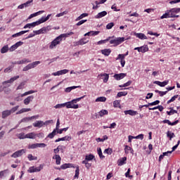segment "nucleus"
I'll list each match as a JSON object with an SVG mask.
<instances>
[{"instance_id": "f257e3e1", "label": "nucleus", "mask_w": 180, "mask_h": 180, "mask_svg": "<svg viewBox=\"0 0 180 180\" xmlns=\"http://www.w3.org/2000/svg\"><path fill=\"white\" fill-rule=\"evenodd\" d=\"M51 14L48 15L46 17H41L39 20L28 23L24 26V29H32V27H36V26H39V25H41V23H44V22H47L50 19Z\"/></svg>"}, {"instance_id": "f03ea898", "label": "nucleus", "mask_w": 180, "mask_h": 180, "mask_svg": "<svg viewBox=\"0 0 180 180\" xmlns=\"http://www.w3.org/2000/svg\"><path fill=\"white\" fill-rule=\"evenodd\" d=\"M85 96H83L82 97L75 98L72 100L71 101L65 103V106H66L67 109H78L79 108V105L75 104L77 102H79L81 99H84Z\"/></svg>"}, {"instance_id": "7ed1b4c3", "label": "nucleus", "mask_w": 180, "mask_h": 180, "mask_svg": "<svg viewBox=\"0 0 180 180\" xmlns=\"http://www.w3.org/2000/svg\"><path fill=\"white\" fill-rule=\"evenodd\" d=\"M180 8H174L170 10H167L165 14H163L160 19H168L169 18H172V13H179Z\"/></svg>"}, {"instance_id": "20e7f679", "label": "nucleus", "mask_w": 180, "mask_h": 180, "mask_svg": "<svg viewBox=\"0 0 180 180\" xmlns=\"http://www.w3.org/2000/svg\"><path fill=\"white\" fill-rule=\"evenodd\" d=\"M41 62L40 61H35L32 62V63L28 64L27 66L24 67L22 71L26 72L29 71V70H32L33 68H36L39 64H41Z\"/></svg>"}, {"instance_id": "39448f33", "label": "nucleus", "mask_w": 180, "mask_h": 180, "mask_svg": "<svg viewBox=\"0 0 180 180\" xmlns=\"http://www.w3.org/2000/svg\"><path fill=\"white\" fill-rule=\"evenodd\" d=\"M124 40V37H117L114 39H111L110 41V44H114V47H116L117 46H119V44H122Z\"/></svg>"}, {"instance_id": "423d86ee", "label": "nucleus", "mask_w": 180, "mask_h": 180, "mask_svg": "<svg viewBox=\"0 0 180 180\" xmlns=\"http://www.w3.org/2000/svg\"><path fill=\"white\" fill-rule=\"evenodd\" d=\"M16 79H19V76H15L13 77H11L10 79L3 82V86L4 88H9V86H11V84H12L13 82H15V81H16Z\"/></svg>"}, {"instance_id": "0eeeda50", "label": "nucleus", "mask_w": 180, "mask_h": 180, "mask_svg": "<svg viewBox=\"0 0 180 180\" xmlns=\"http://www.w3.org/2000/svg\"><path fill=\"white\" fill-rule=\"evenodd\" d=\"M61 43L60 39H59L58 37H57L55 39H53L50 45H49V49L51 50H53V49H56V47H57V46H58V44H60Z\"/></svg>"}, {"instance_id": "6e6552de", "label": "nucleus", "mask_w": 180, "mask_h": 180, "mask_svg": "<svg viewBox=\"0 0 180 180\" xmlns=\"http://www.w3.org/2000/svg\"><path fill=\"white\" fill-rule=\"evenodd\" d=\"M41 169H43V165H40L38 167L32 166L29 168L27 172H30V174H33V172H40Z\"/></svg>"}, {"instance_id": "1a4fd4ad", "label": "nucleus", "mask_w": 180, "mask_h": 180, "mask_svg": "<svg viewBox=\"0 0 180 180\" xmlns=\"http://www.w3.org/2000/svg\"><path fill=\"white\" fill-rule=\"evenodd\" d=\"M47 147L46 143H34L28 146V148L34 149V148H44Z\"/></svg>"}, {"instance_id": "9d476101", "label": "nucleus", "mask_w": 180, "mask_h": 180, "mask_svg": "<svg viewBox=\"0 0 180 180\" xmlns=\"http://www.w3.org/2000/svg\"><path fill=\"white\" fill-rule=\"evenodd\" d=\"M50 30V27H44L41 28L39 30L34 31V33L35 34H44L45 33H48V32Z\"/></svg>"}, {"instance_id": "9b49d317", "label": "nucleus", "mask_w": 180, "mask_h": 180, "mask_svg": "<svg viewBox=\"0 0 180 180\" xmlns=\"http://www.w3.org/2000/svg\"><path fill=\"white\" fill-rule=\"evenodd\" d=\"M25 153H26V150L21 149L20 150L15 152L13 154H12L11 158H18V157H22V155H23V154H25Z\"/></svg>"}, {"instance_id": "f8f14e48", "label": "nucleus", "mask_w": 180, "mask_h": 180, "mask_svg": "<svg viewBox=\"0 0 180 180\" xmlns=\"http://www.w3.org/2000/svg\"><path fill=\"white\" fill-rule=\"evenodd\" d=\"M106 115H109V112L107 110H101L98 113H96L95 116L96 119H99V116L100 117H103Z\"/></svg>"}, {"instance_id": "ddd939ff", "label": "nucleus", "mask_w": 180, "mask_h": 180, "mask_svg": "<svg viewBox=\"0 0 180 180\" xmlns=\"http://www.w3.org/2000/svg\"><path fill=\"white\" fill-rule=\"evenodd\" d=\"M70 70H67V69H64L62 70H59L56 72H53L52 75H53L54 77H57V76H60V75H64V74H67L69 72Z\"/></svg>"}, {"instance_id": "4468645a", "label": "nucleus", "mask_w": 180, "mask_h": 180, "mask_svg": "<svg viewBox=\"0 0 180 180\" xmlns=\"http://www.w3.org/2000/svg\"><path fill=\"white\" fill-rule=\"evenodd\" d=\"M23 44V42L22 41H18L16 42L14 45L11 46V48L9 49V51H15L18 47H20Z\"/></svg>"}, {"instance_id": "2eb2a0df", "label": "nucleus", "mask_w": 180, "mask_h": 180, "mask_svg": "<svg viewBox=\"0 0 180 180\" xmlns=\"http://www.w3.org/2000/svg\"><path fill=\"white\" fill-rule=\"evenodd\" d=\"M113 77L117 81H120V79H123L126 77V73L115 74Z\"/></svg>"}, {"instance_id": "dca6fc26", "label": "nucleus", "mask_w": 180, "mask_h": 180, "mask_svg": "<svg viewBox=\"0 0 180 180\" xmlns=\"http://www.w3.org/2000/svg\"><path fill=\"white\" fill-rule=\"evenodd\" d=\"M168 82H169V80H165L163 82H161L160 81H155L153 84H155L156 85H158L159 86L164 87L166 85H168Z\"/></svg>"}, {"instance_id": "f3484780", "label": "nucleus", "mask_w": 180, "mask_h": 180, "mask_svg": "<svg viewBox=\"0 0 180 180\" xmlns=\"http://www.w3.org/2000/svg\"><path fill=\"white\" fill-rule=\"evenodd\" d=\"M126 161H127V158L124 157L118 160L117 161V165L119 167H122V165H124L126 164Z\"/></svg>"}, {"instance_id": "a211bd4d", "label": "nucleus", "mask_w": 180, "mask_h": 180, "mask_svg": "<svg viewBox=\"0 0 180 180\" xmlns=\"http://www.w3.org/2000/svg\"><path fill=\"white\" fill-rule=\"evenodd\" d=\"M33 99H34V96H30L27 97L23 101L24 105H29V103H30V102H32L33 101Z\"/></svg>"}, {"instance_id": "6ab92c4d", "label": "nucleus", "mask_w": 180, "mask_h": 180, "mask_svg": "<svg viewBox=\"0 0 180 180\" xmlns=\"http://www.w3.org/2000/svg\"><path fill=\"white\" fill-rule=\"evenodd\" d=\"M32 125L34 126V127H43V126H44V122L41 120H38L36 122L33 123Z\"/></svg>"}, {"instance_id": "aec40b11", "label": "nucleus", "mask_w": 180, "mask_h": 180, "mask_svg": "<svg viewBox=\"0 0 180 180\" xmlns=\"http://www.w3.org/2000/svg\"><path fill=\"white\" fill-rule=\"evenodd\" d=\"M124 115H129V116H136L137 115V111L133 110H128L124 111Z\"/></svg>"}, {"instance_id": "412c9836", "label": "nucleus", "mask_w": 180, "mask_h": 180, "mask_svg": "<svg viewBox=\"0 0 180 180\" xmlns=\"http://www.w3.org/2000/svg\"><path fill=\"white\" fill-rule=\"evenodd\" d=\"M136 37H138V39H140L141 40H147V36L143 33H135L134 34Z\"/></svg>"}, {"instance_id": "4be33fe9", "label": "nucleus", "mask_w": 180, "mask_h": 180, "mask_svg": "<svg viewBox=\"0 0 180 180\" xmlns=\"http://www.w3.org/2000/svg\"><path fill=\"white\" fill-rule=\"evenodd\" d=\"M108 15V12L106 11H102L98 13L96 16L95 18L96 19H101V18H103L104 16H106Z\"/></svg>"}, {"instance_id": "5701e85b", "label": "nucleus", "mask_w": 180, "mask_h": 180, "mask_svg": "<svg viewBox=\"0 0 180 180\" xmlns=\"http://www.w3.org/2000/svg\"><path fill=\"white\" fill-rule=\"evenodd\" d=\"M53 160H56V165H60L61 164V157H60V155H55L53 157Z\"/></svg>"}, {"instance_id": "b1692460", "label": "nucleus", "mask_w": 180, "mask_h": 180, "mask_svg": "<svg viewBox=\"0 0 180 180\" xmlns=\"http://www.w3.org/2000/svg\"><path fill=\"white\" fill-rule=\"evenodd\" d=\"M179 122V120H176L174 122H171L169 120H165L162 121V123H167V124H169V126H175V124H178Z\"/></svg>"}, {"instance_id": "393cba45", "label": "nucleus", "mask_w": 180, "mask_h": 180, "mask_svg": "<svg viewBox=\"0 0 180 180\" xmlns=\"http://www.w3.org/2000/svg\"><path fill=\"white\" fill-rule=\"evenodd\" d=\"M71 140V137L66 136L63 138H59L55 141V143H58V141H70Z\"/></svg>"}, {"instance_id": "a878e982", "label": "nucleus", "mask_w": 180, "mask_h": 180, "mask_svg": "<svg viewBox=\"0 0 180 180\" xmlns=\"http://www.w3.org/2000/svg\"><path fill=\"white\" fill-rule=\"evenodd\" d=\"M11 115H12L11 113V111L9 110H6L2 112V119H6V117H8V116H11Z\"/></svg>"}, {"instance_id": "bb28decb", "label": "nucleus", "mask_w": 180, "mask_h": 180, "mask_svg": "<svg viewBox=\"0 0 180 180\" xmlns=\"http://www.w3.org/2000/svg\"><path fill=\"white\" fill-rule=\"evenodd\" d=\"M101 77H102V79H103V82L106 83L108 81H109V75L104 73V74H101Z\"/></svg>"}, {"instance_id": "cd10ccee", "label": "nucleus", "mask_w": 180, "mask_h": 180, "mask_svg": "<svg viewBox=\"0 0 180 180\" xmlns=\"http://www.w3.org/2000/svg\"><path fill=\"white\" fill-rule=\"evenodd\" d=\"M32 109L30 108H22L16 112V115H22V113H26V112H30Z\"/></svg>"}, {"instance_id": "c85d7f7f", "label": "nucleus", "mask_w": 180, "mask_h": 180, "mask_svg": "<svg viewBox=\"0 0 180 180\" xmlns=\"http://www.w3.org/2000/svg\"><path fill=\"white\" fill-rule=\"evenodd\" d=\"M148 51V46L144 45L140 47L139 53H147Z\"/></svg>"}, {"instance_id": "c756f323", "label": "nucleus", "mask_w": 180, "mask_h": 180, "mask_svg": "<svg viewBox=\"0 0 180 180\" xmlns=\"http://www.w3.org/2000/svg\"><path fill=\"white\" fill-rule=\"evenodd\" d=\"M77 88H81V86H70V87H67L65 89V92H70L72 91V89H77Z\"/></svg>"}, {"instance_id": "7c9ffc66", "label": "nucleus", "mask_w": 180, "mask_h": 180, "mask_svg": "<svg viewBox=\"0 0 180 180\" xmlns=\"http://www.w3.org/2000/svg\"><path fill=\"white\" fill-rule=\"evenodd\" d=\"M36 136H37L36 133L34 132H31L26 134L27 139H36Z\"/></svg>"}, {"instance_id": "2f4dec72", "label": "nucleus", "mask_w": 180, "mask_h": 180, "mask_svg": "<svg viewBox=\"0 0 180 180\" xmlns=\"http://www.w3.org/2000/svg\"><path fill=\"white\" fill-rule=\"evenodd\" d=\"M44 11H39L37 13L31 14L29 17L28 19H32V18H36L38 15H40V13H44Z\"/></svg>"}, {"instance_id": "473e14b6", "label": "nucleus", "mask_w": 180, "mask_h": 180, "mask_svg": "<svg viewBox=\"0 0 180 180\" xmlns=\"http://www.w3.org/2000/svg\"><path fill=\"white\" fill-rule=\"evenodd\" d=\"M76 170H75V174L74 176V179L79 178V166H76L75 167Z\"/></svg>"}, {"instance_id": "72a5a7b5", "label": "nucleus", "mask_w": 180, "mask_h": 180, "mask_svg": "<svg viewBox=\"0 0 180 180\" xmlns=\"http://www.w3.org/2000/svg\"><path fill=\"white\" fill-rule=\"evenodd\" d=\"M27 32H29V30L21 31L20 32L13 34L12 37H19V36H22V34H25V33H27Z\"/></svg>"}, {"instance_id": "f704fd0d", "label": "nucleus", "mask_w": 180, "mask_h": 180, "mask_svg": "<svg viewBox=\"0 0 180 180\" xmlns=\"http://www.w3.org/2000/svg\"><path fill=\"white\" fill-rule=\"evenodd\" d=\"M126 56H129V51H127L124 54H119L116 60H124Z\"/></svg>"}, {"instance_id": "c9c22d12", "label": "nucleus", "mask_w": 180, "mask_h": 180, "mask_svg": "<svg viewBox=\"0 0 180 180\" xmlns=\"http://www.w3.org/2000/svg\"><path fill=\"white\" fill-rule=\"evenodd\" d=\"M36 92H37V91H33V90L28 91L21 94V98H23V96H27V95H32V94H34Z\"/></svg>"}, {"instance_id": "e433bc0d", "label": "nucleus", "mask_w": 180, "mask_h": 180, "mask_svg": "<svg viewBox=\"0 0 180 180\" xmlns=\"http://www.w3.org/2000/svg\"><path fill=\"white\" fill-rule=\"evenodd\" d=\"M111 52H112V51L109 49L101 50L102 54H103V56H109Z\"/></svg>"}, {"instance_id": "4c0bfd02", "label": "nucleus", "mask_w": 180, "mask_h": 180, "mask_svg": "<svg viewBox=\"0 0 180 180\" xmlns=\"http://www.w3.org/2000/svg\"><path fill=\"white\" fill-rule=\"evenodd\" d=\"M27 63H31V60L27 58H23L21 60H18V65H20V64H27Z\"/></svg>"}, {"instance_id": "58836bf2", "label": "nucleus", "mask_w": 180, "mask_h": 180, "mask_svg": "<svg viewBox=\"0 0 180 180\" xmlns=\"http://www.w3.org/2000/svg\"><path fill=\"white\" fill-rule=\"evenodd\" d=\"M18 139L20 140H25V139H27L26 134L25 133L22 132L17 135Z\"/></svg>"}, {"instance_id": "ea45409f", "label": "nucleus", "mask_w": 180, "mask_h": 180, "mask_svg": "<svg viewBox=\"0 0 180 180\" xmlns=\"http://www.w3.org/2000/svg\"><path fill=\"white\" fill-rule=\"evenodd\" d=\"M56 134H57V131L56 129H53V131L47 136V138L54 139V136H56Z\"/></svg>"}, {"instance_id": "a19ab883", "label": "nucleus", "mask_w": 180, "mask_h": 180, "mask_svg": "<svg viewBox=\"0 0 180 180\" xmlns=\"http://www.w3.org/2000/svg\"><path fill=\"white\" fill-rule=\"evenodd\" d=\"M8 50H9V48L8 47V45H6L1 48V54H5V53H8Z\"/></svg>"}, {"instance_id": "79ce46f5", "label": "nucleus", "mask_w": 180, "mask_h": 180, "mask_svg": "<svg viewBox=\"0 0 180 180\" xmlns=\"http://www.w3.org/2000/svg\"><path fill=\"white\" fill-rule=\"evenodd\" d=\"M88 16V13H84L81 14L79 17L76 18V22H78V20H81V19H84V18H86Z\"/></svg>"}, {"instance_id": "37998d69", "label": "nucleus", "mask_w": 180, "mask_h": 180, "mask_svg": "<svg viewBox=\"0 0 180 180\" xmlns=\"http://www.w3.org/2000/svg\"><path fill=\"white\" fill-rule=\"evenodd\" d=\"M167 137H169V140H172V139H174V137H175V134H174L173 132H171L170 131H168L167 132Z\"/></svg>"}, {"instance_id": "c03bdc74", "label": "nucleus", "mask_w": 180, "mask_h": 180, "mask_svg": "<svg viewBox=\"0 0 180 180\" xmlns=\"http://www.w3.org/2000/svg\"><path fill=\"white\" fill-rule=\"evenodd\" d=\"M95 158V156L92 154H89V155H86L85 156V159L87 160V161H92V160H94Z\"/></svg>"}, {"instance_id": "a18cd8bd", "label": "nucleus", "mask_w": 180, "mask_h": 180, "mask_svg": "<svg viewBox=\"0 0 180 180\" xmlns=\"http://www.w3.org/2000/svg\"><path fill=\"white\" fill-rule=\"evenodd\" d=\"M88 40H86V38H83L79 40V43L80 44V46H84V44H86V43H88Z\"/></svg>"}, {"instance_id": "49530a36", "label": "nucleus", "mask_w": 180, "mask_h": 180, "mask_svg": "<svg viewBox=\"0 0 180 180\" xmlns=\"http://www.w3.org/2000/svg\"><path fill=\"white\" fill-rule=\"evenodd\" d=\"M58 37L59 38V40H60V41H63V39H67V37H68V34L65 33V34H61Z\"/></svg>"}, {"instance_id": "de8ad7c7", "label": "nucleus", "mask_w": 180, "mask_h": 180, "mask_svg": "<svg viewBox=\"0 0 180 180\" xmlns=\"http://www.w3.org/2000/svg\"><path fill=\"white\" fill-rule=\"evenodd\" d=\"M126 95H127V91H120L117 93V96L122 98V96H126Z\"/></svg>"}, {"instance_id": "09e8293b", "label": "nucleus", "mask_w": 180, "mask_h": 180, "mask_svg": "<svg viewBox=\"0 0 180 180\" xmlns=\"http://www.w3.org/2000/svg\"><path fill=\"white\" fill-rule=\"evenodd\" d=\"M96 102H106V97H104V96L98 97L96 99Z\"/></svg>"}, {"instance_id": "8fccbe9b", "label": "nucleus", "mask_w": 180, "mask_h": 180, "mask_svg": "<svg viewBox=\"0 0 180 180\" xmlns=\"http://www.w3.org/2000/svg\"><path fill=\"white\" fill-rule=\"evenodd\" d=\"M97 151L101 160H103V158H105V156L102 153V149H101V148H98L97 149Z\"/></svg>"}, {"instance_id": "3c124183", "label": "nucleus", "mask_w": 180, "mask_h": 180, "mask_svg": "<svg viewBox=\"0 0 180 180\" xmlns=\"http://www.w3.org/2000/svg\"><path fill=\"white\" fill-rule=\"evenodd\" d=\"M27 158L29 161H36V160H37V157H34L32 154H29Z\"/></svg>"}, {"instance_id": "603ef678", "label": "nucleus", "mask_w": 180, "mask_h": 180, "mask_svg": "<svg viewBox=\"0 0 180 180\" xmlns=\"http://www.w3.org/2000/svg\"><path fill=\"white\" fill-rule=\"evenodd\" d=\"M155 92L156 94H159L160 96H164V95H167V93L168 92V91H159V90H155Z\"/></svg>"}, {"instance_id": "864d4df0", "label": "nucleus", "mask_w": 180, "mask_h": 180, "mask_svg": "<svg viewBox=\"0 0 180 180\" xmlns=\"http://www.w3.org/2000/svg\"><path fill=\"white\" fill-rule=\"evenodd\" d=\"M131 85V81H128L127 83H124V84H121L119 86L120 88H124L126 86H130Z\"/></svg>"}, {"instance_id": "5fc2aeb1", "label": "nucleus", "mask_w": 180, "mask_h": 180, "mask_svg": "<svg viewBox=\"0 0 180 180\" xmlns=\"http://www.w3.org/2000/svg\"><path fill=\"white\" fill-rule=\"evenodd\" d=\"M110 39V37H109L108 39H104V40H101L97 42V44L101 45V44H105V43H108V41Z\"/></svg>"}, {"instance_id": "6e6d98bb", "label": "nucleus", "mask_w": 180, "mask_h": 180, "mask_svg": "<svg viewBox=\"0 0 180 180\" xmlns=\"http://www.w3.org/2000/svg\"><path fill=\"white\" fill-rule=\"evenodd\" d=\"M30 120H32V117H24L21 120V123H26L27 122H30Z\"/></svg>"}, {"instance_id": "4d7b16f0", "label": "nucleus", "mask_w": 180, "mask_h": 180, "mask_svg": "<svg viewBox=\"0 0 180 180\" xmlns=\"http://www.w3.org/2000/svg\"><path fill=\"white\" fill-rule=\"evenodd\" d=\"M55 109H61V108H65V103H60L57 104L54 106Z\"/></svg>"}, {"instance_id": "13d9d810", "label": "nucleus", "mask_w": 180, "mask_h": 180, "mask_svg": "<svg viewBox=\"0 0 180 180\" xmlns=\"http://www.w3.org/2000/svg\"><path fill=\"white\" fill-rule=\"evenodd\" d=\"M175 113H178V111H176L174 109H172L170 111H167V114L169 116H171V115H175Z\"/></svg>"}, {"instance_id": "bf43d9fd", "label": "nucleus", "mask_w": 180, "mask_h": 180, "mask_svg": "<svg viewBox=\"0 0 180 180\" xmlns=\"http://www.w3.org/2000/svg\"><path fill=\"white\" fill-rule=\"evenodd\" d=\"M114 108H119L120 106V101L119 100H116L113 102Z\"/></svg>"}, {"instance_id": "052dcab7", "label": "nucleus", "mask_w": 180, "mask_h": 180, "mask_svg": "<svg viewBox=\"0 0 180 180\" xmlns=\"http://www.w3.org/2000/svg\"><path fill=\"white\" fill-rule=\"evenodd\" d=\"M8 170L5 169L0 172V178H2L3 176H5L6 174H8Z\"/></svg>"}, {"instance_id": "680f3d73", "label": "nucleus", "mask_w": 180, "mask_h": 180, "mask_svg": "<svg viewBox=\"0 0 180 180\" xmlns=\"http://www.w3.org/2000/svg\"><path fill=\"white\" fill-rule=\"evenodd\" d=\"M62 148H63V146H58L57 147V148H55V149L53 150V153H54L55 154H58V153H60V150H62Z\"/></svg>"}, {"instance_id": "e2e57ef3", "label": "nucleus", "mask_w": 180, "mask_h": 180, "mask_svg": "<svg viewBox=\"0 0 180 180\" xmlns=\"http://www.w3.org/2000/svg\"><path fill=\"white\" fill-rule=\"evenodd\" d=\"M25 83L22 82L20 84V85L17 87V90L23 89L25 88Z\"/></svg>"}, {"instance_id": "0e129e2a", "label": "nucleus", "mask_w": 180, "mask_h": 180, "mask_svg": "<svg viewBox=\"0 0 180 180\" xmlns=\"http://www.w3.org/2000/svg\"><path fill=\"white\" fill-rule=\"evenodd\" d=\"M18 109H19V105H17V106H15V107H13V108H12L11 110H10V112H11V113L12 114V113H15V112L16 111V110H18Z\"/></svg>"}, {"instance_id": "69168bd1", "label": "nucleus", "mask_w": 180, "mask_h": 180, "mask_svg": "<svg viewBox=\"0 0 180 180\" xmlns=\"http://www.w3.org/2000/svg\"><path fill=\"white\" fill-rule=\"evenodd\" d=\"M112 153V150L111 148H107V149H105L104 150V154H108L109 155H110Z\"/></svg>"}, {"instance_id": "338daca9", "label": "nucleus", "mask_w": 180, "mask_h": 180, "mask_svg": "<svg viewBox=\"0 0 180 180\" xmlns=\"http://www.w3.org/2000/svg\"><path fill=\"white\" fill-rule=\"evenodd\" d=\"M36 137H38V139H44V134L42 132L36 134Z\"/></svg>"}, {"instance_id": "774afa93", "label": "nucleus", "mask_w": 180, "mask_h": 180, "mask_svg": "<svg viewBox=\"0 0 180 180\" xmlns=\"http://www.w3.org/2000/svg\"><path fill=\"white\" fill-rule=\"evenodd\" d=\"M113 26H115V24L113 22H110L106 25V29H108V30L112 29V27H113Z\"/></svg>"}]
</instances>
